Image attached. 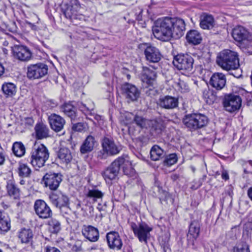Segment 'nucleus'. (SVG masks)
Returning <instances> with one entry per match:
<instances>
[{"mask_svg": "<svg viewBox=\"0 0 252 252\" xmlns=\"http://www.w3.org/2000/svg\"><path fill=\"white\" fill-rule=\"evenodd\" d=\"M96 142L95 138L92 135H88L81 145L80 151L81 154H85L91 152L94 149Z\"/></svg>", "mask_w": 252, "mask_h": 252, "instance_id": "32", "label": "nucleus"}, {"mask_svg": "<svg viewBox=\"0 0 252 252\" xmlns=\"http://www.w3.org/2000/svg\"><path fill=\"white\" fill-rule=\"evenodd\" d=\"M34 130L36 138L38 139H42L49 136V129L47 125L42 123L36 124Z\"/></svg>", "mask_w": 252, "mask_h": 252, "instance_id": "31", "label": "nucleus"}, {"mask_svg": "<svg viewBox=\"0 0 252 252\" xmlns=\"http://www.w3.org/2000/svg\"><path fill=\"white\" fill-rule=\"evenodd\" d=\"M34 209L36 214L43 219L50 218L52 215V211L50 207L43 200L39 199L35 201Z\"/></svg>", "mask_w": 252, "mask_h": 252, "instance_id": "15", "label": "nucleus"}, {"mask_svg": "<svg viewBox=\"0 0 252 252\" xmlns=\"http://www.w3.org/2000/svg\"><path fill=\"white\" fill-rule=\"evenodd\" d=\"M234 70H235L234 73L231 72L230 73L231 75H233L236 78H239L242 75V70L239 68L238 67L237 68L234 69Z\"/></svg>", "mask_w": 252, "mask_h": 252, "instance_id": "52", "label": "nucleus"}, {"mask_svg": "<svg viewBox=\"0 0 252 252\" xmlns=\"http://www.w3.org/2000/svg\"><path fill=\"white\" fill-rule=\"evenodd\" d=\"M172 23L171 17H166L157 20L152 29L154 36L162 41H169L173 36Z\"/></svg>", "mask_w": 252, "mask_h": 252, "instance_id": "1", "label": "nucleus"}, {"mask_svg": "<svg viewBox=\"0 0 252 252\" xmlns=\"http://www.w3.org/2000/svg\"><path fill=\"white\" fill-rule=\"evenodd\" d=\"M236 252H250L249 246L245 244L242 246L241 248H238Z\"/></svg>", "mask_w": 252, "mask_h": 252, "instance_id": "53", "label": "nucleus"}, {"mask_svg": "<svg viewBox=\"0 0 252 252\" xmlns=\"http://www.w3.org/2000/svg\"><path fill=\"white\" fill-rule=\"evenodd\" d=\"M133 120L136 124L141 127H144L145 125V119L141 116H134Z\"/></svg>", "mask_w": 252, "mask_h": 252, "instance_id": "49", "label": "nucleus"}, {"mask_svg": "<svg viewBox=\"0 0 252 252\" xmlns=\"http://www.w3.org/2000/svg\"><path fill=\"white\" fill-rule=\"evenodd\" d=\"M10 228V220L8 216L0 211V233L7 232Z\"/></svg>", "mask_w": 252, "mask_h": 252, "instance_id": "34", "label": "nucleus"}, {"mask_svg": "<svg viewBox=\"0 0 252 252\" xmlns=\"http://www.w3.org/2000/svg\"><path fill=\"white\" fill-rule=\"evenodd\" d=\"M44 184L46 187H49L51 190H56L62 181V175L55 173H47L44 177Z\"/></svg>", "mask_w": 252, "mask_h": 252, "instance_id": "19", "label": "nucleus"}, {"mask_svg": "<svg viewBox=\"0 0 252 252\" xmlns=\"http://www.w3.org/2000/svg\"><path fill=\"white\" fill-rule=\"evenodd\" d=\"M171 32L173 33L172 37L180 38L184 34L186 30L185 22L184 20L179 18H171Z\"/></svg>", "mask_w": 252, "mask_h": 252, "instance_id": "17", "label": "nucleus"}, {"mask_svg": "<svg viewBox=\"0 0 252 252\" xmlns=\"http://www.w3.org/2000/svg\"><path fill=\"white\" fill-rule=\"evenodd\" d=\"M82 235L91 242H96L99 239L98 229L92 225H84L81 230Z\"/></svg>", "mask_w": 252, "mask_h": 252, "instance_id": "23", "label": "nucleus"}, {"mask_svg": "<svg viewBox=\"0 0 252 252\" xmlns=\"http://www.w3.org/2000/svg\"><path fill=\"white\" fill-rule=\"evenodd\" d=\"M142 10H140L139 14L136 16V19L138 21H141L142 20Z\"/></svg>", "mask_w": 252, "mask_h": 252, "instance_id": "57", "label": "nucleus"}, {"mask_svg": "<svg viewBox=\"0 0 252 252\" xmlns=\"http://www.w3.org/2000/svg\"><path fill=\"white\" fill-rule=\"evenodd\" d=\"M155 189L158 192V198L161 203H163V202H164L167 204L168 201L171 203H173L174 200L168 192L163 189L159 186L156 187Z\"/></svg>", "mask_w": 252, "mask_h": 252, "instance_id": "37", "label": "nucleus"}, {"mask_svg": "<svg viewBox=\"0 0 252 252\" xmlns=\"http://www.w3.org/2000/svg\"><path fill=\"white\" fill-rule=\"evenodd\" d=\"M60 111L69 117L71 120L76 118V108L70 103H65L60 107Z\"/></svg>", "mask_w": 252, "mask_h": 252, "instance_id": "39", "label": "nucleus"}, {"mask_svg": "<svg viewBox=\"0 0 252 252\" xmlns=\"http://www.w3.org/2000/svg\"><path fill=\"white\" fill-rule=\"evenodd\" d=\"M63 213H62L63 215H64V214H68V212L69 211V208L68 207V210L67 209H65L64 208H63Z\"/></svg>", "mask_w": 252, "mask_h": 252, "instance_id": "61", "label": "nucleus"}, {"mask_svg": "<svg viewBox=\"0 0 252 252\" xmlns=\"http://www.w3.org/2000/svg\"><path fill=\"white\" fill-rule=\"evenodd\" d=\"M178 160L177 156L176 154H171L167 156L164 160L165 164L171 166L177 162Z\"/></svg>", "mask_w": 252, "mask_h": 252, "instance_id": "46", "label": "nucleus"}, {"mask_svg": "<svg viewBox=\"0 0 252 252\" xmlns=\"http://www.w3.org/2000/svg\"><path fill=\"white\" fill-rule=\"evenodd\" d=\"M12 152L17 157L23 156L26 152L25 147L21 142H15L12 146Z\"/></svg>", "mask_w": 252, "mask_h": 252, "instance_id": "42", "label": "nucleus"}, {"mask_svg": "<svg viewBox=\"0 0 252 252\" xmlns=\"http://www.w3.org/2000/svg\"><path fill=\"white\" fill-rule=\"evenodd\" d=\"M44 252H61L60 250L56 247L47 246L44 248Z\"/></svg>", "mask_w": 252, "mask_h": 252, "instance_id": "50", "label": "nucleus"}, {"mask_svg": "<svg viewBox=\"0 0 252 252\" xmlns=\"http://www.w3.org/2000/svg\"><path fill=\"white\" fill-rule=\"evenodd\" d=\"M186 38L189 43L194 45L200 44L202 40L201 34L196 30H190L188 32Z\"/></svg>", "mask_w": 252, "mask_h": 252, "instance_id": "36", "label": "nucleus"}, {"mask_svg": "<svg viewBox=\"0 0 252 252\" xmlns=\"http://www.w3.org/2000/svg\"><path fill=\"white\" fill-rule=\"evenodd\" d=\"M14 57L19 61L27 62L32 58V53L28 47L24 45H15L12 49Z\"/></svg>", "mask_w": 252, "mask_h": 252, "instance_id": "16", "label": "nucleus"}, {"mask_svg": "<svg viewBox=\"0 0 252 252\" xmlns=\"http://www.w3.org/2000/svg\"><path fill=\"white\" fill-rule=\"evenodd\" d=\"M226 78L225 75L221 72H215L210 78L209 84L218 91L221 90L225 86Z\"/></svg>", "mask_w": 252, "mask_h": 252, "instance_id": "22", "label": "nucleus"}, {"mask_svg": "<svg viewBox=\"0 0 252 252\" xmlns=\"http://www.w3.org/2000/svg\"><path fill=\"white\" fill-rule=\"evenodd\" d=\"M217 63L227 71L237 68L240 66L237 53L229 50L221 52L217 57Z\"/></svg>", "mask_w": 252, "mask_h": 252, "instance_id": "2", "label": "nucleus"}, {"mask_svg": "<svg viewBox=\"0 0 252 252\" xmlns=\"http://www.w3.org/2000/svg\"><path fill=\"white\" fill-rule=\"evenodd\" d=\"M233 39L240 43L242 48H251L252 38L249 32L243 27L239 26L234 28L232 32Z\"/></svg>", "mask_w": 252, "mask_h": 252, "instance_id": "7", "label": "nucleus"}, {"mask_svg": "<svg viewBox=\"0 0 252 252\" xmlns=\"http://www.w3.org/2000/svg\"><path fill=\"white\" fill-rule=\"evenodd\" d=\"M82 244L83 241L82 240L79 239L75 240L71 247L72 252H81L83 250Z\"/></svg>", "mask_w": 252, "mask_h": 252, "instance_id": "47", "label": "nucleus"}, {"mask_svg": "<svg viewBox=\"0 0 252 252\" xmlns=\"http://www.w3.org/2000/svg\"><path fill=\"white\" fill-rule=\"evenodd\" d=\"M27 24L29 25V26L32 29H33V30H35V29L36 26L34 24H32V23H31V22H27Z\"/></svg>", "mask_w": 252, "mask_h": 252, "instance_id": "59", "label": "nucleus"}, {"mask_svg": "<svg viewBox=\"0 0 252 252\" xmlns=\"http://www.w3.org/2000/svg\"><path fill=\"white\" fill-rule=\"evenodd\" d=\"M101 146L102 150L97 153V157L101 159L118 154L122 150L121 147L117 145L112 138L106 137L102 139Z\"/></svg>", "mask_w": 252, "mask_h": 252, "instance_id": "6", "label": "nucleus"}, {"mask_svg": "<svg viewBox=\"0 0 252 252\" xmlns=\"http://www.w3.org/2000/svg\"><path fill=\"white\" fill-rule=\"evenodd\" d=\"M33 233L30 229L22 228L19 231L18 238L22 243L28 244L32 242Z\"/></svg>", "mask_w": 252, "mask_h": 252, "instance_id": "38", "label": "nucleus"}, {"mask_svg": "<svg viewBox=\"0 0 252 252\" xmlns=\"http://www.w3.org/2000/svg\"><path fill=\"white\" fill-rule=\"evenodd\" d=\"M86 124L83 123H77L73 125L72 129L74 131L81 132L86 128Z\"/></svg>", "mask_w": 252, "mask_h": 252, "instance_id": "48", "label": "nucleus"}, {"mask_svg": "<svg viewBox=\"0 0 252 252\" xmlns=\"http://www.w3.org/2000/svg\"><path fill=\"white\" fill-rule=\"evenodd\" d=\"M247 194H248L249 198L252 201V187H250L248 189V192H247Z\"/></svg>", "mask_w": 252, "mask_h": 252, "instance_id": "55", "label": "nucleus"}, {"mask_svg": "<svg viewBox=\"0 0 252 252\" xmlns=\"http://www.w3.org/2000/svg\"><path fill=\"white\" fill-rule=\"evenodd\" d=\"M215 25V21L213 17L210 14L203 13L200 17V26L204 30L212 29Z\"/></svg>", "mask_w": 252, "mask_h": 252, "instance_id": "30", "label": "nucleus"}, {"mask_svg": "<svg viewBox=\"0 0 252 252\" xmlns=\"http://www.w3.org/2000/svg\"><path fill=\"white\" fill-rule=\"evenodd\" d=\"M52 203L57 208L60 209L61 213H63V208L68 210L69 200L68 197L61 191L52 193L50 195Z\"/></svg>", "mask_w": 252, "mask_h": 252, "instance_id": "12", "label": "nucleus"}, {"mask_svg": "<svg viewBox=\"0 0 252 252\" xmlns=\"http://www.w3.org/2000/svg\"><path fill=\"white\" fill-rule=\"evenodd\" d=\"M58 157L63 163L66 164L70 163L72 159L70 150L65 147L60 148L58 153Z\"/></svg>", "mask_w": 252, "mask_h": 252, "instance_id": "35", "label": "nucleus"}, {"mask_svg": "<svg viewBox=\"0 0 252 252\" xmlns=\"http://www.w3.org/2000/svg\"><path fill=\"white\" fill-rule=\"evenodd\" d=\"M49 157L48 150L43 144H35L31 153L30 162L36 170H38L44 165Z\"/></svg>", "mask_w": 252, "mask_h": 252, "instance_id": "3", "label": "nucleus"}, {"mask_svg": "<svg viewBox=\"0 0 252 252\" xmlns=\"http://www.w3.org/2000/svg\"><path fill=\"white\" fill-rule=\"evenodd\" d=\"M208 122V118L199 113L186 115L183 119L184 125L191 131L204 127L207 125Z\"/></svg>", "mask_w": 252, "mask_h": 252, "instance_id": "5", "label": "nucleus"}, {"mask_svg": "<svg viewBox=\"0 0 252 252\" xmlns=\"http://www.w3.org/2000/svg\"><path fill=\"white\" fill-rule=\"evenodd\" d=\"M221 177L222 179L224 180H227L229 179V175L228 174V172L227 171L223 169L222 173H221Z\"/></svg>", "mask_w": 252, "mask_h": 252, "instance_id": "54", "label": "nucleus"}, {"mask_svg": "<svg viewBox=\"0 0 252 252\" xmlns=\"http://www.w3.org/2000/svg\"><path fill=\"white\" fill-rule=\"evenodd\" d=\"M116 160H118L119 166H123V171L125 175L132 176L135 174V170L132 167L131 161L126 156L119 157Z\"/></svg>", "mask_w": 252, "mask_h": 252, "instance_id": "27", "label": "nucleus"}, {"mask_svg": "<svg viewBox=\"0 0 252 252\" xmlns=\"http://www.w3.org/2000/svg\"><path fill=\"white\" fill-rule=\"evenodd\" d=\"M203 94L207 103L210 105L213 104L217 99L216 95L214 94L212 91L210 90H204Z\"/></svg>", "mask_w": 252, "mask_h": 252, "instance_id": "45", "label": "nucleus"}, {"mask_svg": "<svg viewBox=\"0 0 252 252\" xmlns=\"http://www.w3.org/2000/svg\"><path fill=\"white\" fill-rule=\"evenodd\" d=\"M76 107L85 115H92L94 108V104L91 100L88 99L84 102H77Z\"/></svg>", "mask_w": 252, "mask_h": 252, "instance_id": "28", "label": "nucleus"}, {"mask_svg": "<svg viewBox=\"0 0 252 252\" xmlns=\"http://www.w3.org/2000/svg\"><path fill=\"white\" fill-rule=\"evenodd\" d=\"M200 226V222L198 220H194L190 223L187 235L189 246H192L194 248L196 239L199 235Z\"/></svg>", "mask_w": 252, "mask_h": 252, "instance_id": "20", "label": "nucleus"}, {"mask_svg": "<svg viewBox=\"0 0 252 252\" xmlns=\"http://www.w3.org/2000/svg\"><path fill=\"white\" fill-rule=\"evenodd\" d=\"M7 192L12 199L19 200L20 198L21 191L18 185L12 180H9L6 185Z\"/></svg>", "mask_w": 252, "mask_h": 252, "instance_id": "29", "label": "nucleus"}, {"mask_svg": "<svg viewBox=\"0 0 252 252\" xmlns=\"http://www.w3.org/2000/svg\"><path fill=\"white\" fill-rule=\"evenodd\" d=\"M5 161V157L2 153H0V165L3 164Z\"/></svg>", "mask_w": 252, "mask_h": 252, "instance_id": "56", "label": "nucleus"}, {"mask_svg": "<svg viewBox=\"0 0 252 252\" xmlns=\"http://www.w3.org/2000/svg\"><path fill=\"white\" fill-rule=\"evenodd\" d=\"M2 207L4 209H6L9 208V206L7 204H5L4 203L2 202L1 203Z\"/></svg>", "mask_w": 252, "mask_h": 252, "instance_id": "60", "label": "nucleus"}, {"mask_svg": "<svg viewBox=\"0 0 252 252\" xmlns=\"http://www.w3.org/2000/svg\"><path fill=\"white\" fill-rule=\"evenodd\" d=\"M223 104L226 111L232 113L239 110L242 104V99L238 95L229 94L225 96Z\"/></svg>", "mask_w": 252, "mask_h": 252, "instance_id": "13", "label": "nucleus"}, {"mask_svg": "<svg viewBox=\"0 0 252 252\" xmlns=\"http://www.w3.org/2000/svg\"><path fill=\"white\" fill-rule=\"evenodd\" d=\"M3 94L7 96H12L16 92V87L15 84L12 83H5L1 87Z\"/></svg>", "mask_w": 252, "mask_h": 252, "instance_id": "41", "label": "nucleus"}, {"mask_svg": "<svg viewBox=\"0 0 252 252\" xmlns=\"http://www.w3.org/2000/svg\"><path fill=\"white\" fill-rule=\"evenodd\" d=\"M48 70V66L45 63L31 64L27 67V76L30 80L40 79L47 74Z\"/></svg>", "mask_w": 252, "mask_h": 252, "instance_id": "10", "label": "nucleus"}, {"mask_svg": "<svg viewBox=\"0 0 252 252\" xmlns=\"http://www.w3.org/2000/svg\"><path fill=\"white\" fill-rule=\"evenodd\" d=\"M123 94L130 101H135L140 95V92L136 87L132 84L126 83L122 86Z\"/></svg>", "mask_w": 252, "mask_h": 252, "instance_id": "21", "label": "nucleus"}, {"mask_svg": "<svg viewBox=\"0 0 252 252\" xmlns=\"http://www.w3.org/2000/svg\"><path fill=\"white\" fill-rule=\"evenodd\" d=\"M248 162H249V163L251 166H252V160H248Z\"/></svg>", "mask_w": 252, "mask_h": 252, "instance_id": "63", "label": "nucleus"}, {"mask_svg": "<svg viewBox=\"0 0 252 252\" xmlns=\"http://www.w3.org/2000/svg\"><path fill=\"white\" fill-rule=\"evenodd\" d=\"M157 73L149 67L143 66L141 73V80L147 84L148 87H154L156 85Z\"/></svg>", "mask_w": 252, "mask_h": 252, "instance_id": "25", "label": "nucleus"}, {"mask_svg": "<svg viewBox=\"0 0 252 252\" xmlns=\"http://www.w3.org/2000/svg\"><path fill=\"white\" fill-rule=\"evenodd\" d=\"M20 184H22V185L24 184V180H21L20 181Z\"/></svg>", "mask_w": 252, "mask_h": 252, "instance_id": "64", "label": "nucleus"}, {"mask_svg": "<svg viewBox=\"0 0 252 252\" xmlns=\"http://www.w3.org/2000/svg\"><path fill=\"white\" fill-rule=\"evenodd\" d=\"M154 69H157L158 68V66L154 65L152 66Z\"/></svg>", "mask_w": 252, "mask_h": 252, "instance_id": "62", "label": "nucleus"}, {"mask_svg": "<svg viewBox=\"0 0 252 252\" xmlns=\"http://www.w3.org/2000/svg\"><path fill=\"white\" fill-rule=\"evenodd\" d=\"M118 162L116 159L102 172V176L106 182H111L118 176L120 170Z\"/></svg>", "mask_w": 252, "mask_h": 252, "instance_id": "18", "label": "nucleus"}, {"mask_svg": "<svg viewBox=\"0 0 252 252\" xmlns=\"http://www.w3.org/2000/svg\"><path fill=\"white\" fill-rule=\"evenodd\" d=\"M104 193L96 189H89L86 193V198L92 203L97 202L99 199H102Z\"/></svg>", "mask_w": 252, "mask_h": 252, "instance_id": "33", "label": "nucleus"}, {"mask_svg": "<svg viewBox=\"0 0 252 252\" xmlns=\"http://www.w3.org/2000/svg\"><path fill=\"white\" fill-rule=\"evenodd\" d=\"M139 48L144 50L146 60L150 63H158L161 59V54L157 47L148 44L139 45Z\"/></svg>", "mask_w": 252, "mask_h": 252, "instance_id": "11", "label": "nucleus"}, {"mask_svg": "<svg viewBox=\"0 0 252 252\" xmlns=\"http://www.w3.org/2000/svg\"><path fill=\"white\" fill-rule=\"evenodd\" d=\"M19 176L22 178L29 177L31 174V170L26 164H20L18 168Z\"/></svg>", "mask_w": 252, "mask_h": 252, "instance_id": "44", "label": "nucleus"}, {"mask_svg": "<svg viewBox=\"0 0 252 252\" xmlns=\"http://www.w3.org/2000/svg\"><path fill=\"white\" fill-rule=\"evenodd\" d=\"M106 239L108 247L113 251L122 250L123 243L119 233L115 231H111L106 235Z\"/></svg>", "mask_w": 252, "mask_h": 252, "instance_id": "14", "label": "nucleus"}, {"mask_svg": "<svg viewBox=\"0 0 252 252\" xmlns=\"http://www.w3.org/2000/svg\"><path fill=\"white\" fill-rule=\"evenodd\" d=\"M48 121L51 128L56 132L61 131L65 124L63 118L55 113L51 114L48 117Z\"/></svg>", "mask_w": 252, "mask_h": 252, "instance_id": "26", "label": "nucleus"}, {"mask_svg": "<svg viewBox=\"0 0 252 252\" xmlns=\"http://www.w3.org/2000/svg\"><path fill=\"white\" fill-rule=\"evenodd\" d=\"M165 156L164 150L158 145L153 146L150 151L151 158L152 160L157 161L163 158Z\"/></svg>", "mask_w": 252, "mask_h": 252, "instance_id": "40", "label": "nucleus"}, {"mask_svg": "<svg viewBox=\"0 0 252 252\" xmlns=\"http://www.w3.org/2000/svg\"><path fill=\"white\" fill-rule=\"evenodd\" d=\"M49 231L54 234L58 233L61 230L60 222L56 219L52 218L48 222Z\"/></svg>", "mask_w": 252, "mask_h": 252, "instance_id": "43", "label": "nucleus"}, {"mask_svg": "<svg viewBox=\"0 0 252 252\" xmlns=\"http://www.w3.org/2000/svg\"><path fill=\"white\" fill-rule=\"evenodd\" d=\"M158 105L165 109H173L178 106V98L170 95L161 96L158 100Z\"/></svg>", "mask_w": 252, "mask_h": 252, "instance_id": "24", "label": "nucleus"}, {"mask_svg": "<svg viewBox=\"0 0 252 252\" xmlns=\"http://www.w3.org/2000/svg\"><path fill=\"white\" fill-rule=\"evenodd\" d=\"M81 6L78 0H71L69 4H65L62 8L64 16L71 20H82L83 15L80 13Z\"/></svg>", "mask_w": 252, "mask_h": 252, "instance_id": "9", "label": "nucleus"}, {"mask_svg": "<svg viewBox=\"0 0 252 252\" xmlns=\"http://www.w3.org/2000/svg\"><path fill=\"white\" fill-rule=\"evenodd\" d=\"M172 63L175 67L182 71L183 74H191L194 71V60L189 54H178L174 57Z\"/></svg>", "mask_w": 252, "mask_h": 252, "instance_id": "4", "label": "nucleus"}, {"mask_svg": "<svg viewBox=\"0 0 252 252\" xmlns=\"http://www.w3.org/2000/svg\"><path fill=\"white\" fill-rule=\"evenodd\" d=\"M130 226L135 236L141 243L147 245L148 240L151 237L150 232L152 231L153 228L144 222L139 223L138 224L132 222Z\"/></svg>", "mask_w": 252, "mask_h": 252, "instance_id": "8", "label": "nucleus"}, {"mask_svg": "<svg viewBox=\"0 0 252 252\" xmlns=\"http://www.w3.org/2000/svg\"><path fill=\"white\" fill-rule=\"evenodd\" d=\"M4 72V67L0 63V76H1Z\"/></svg>", "mask_w": 252, "mask_h": 252, "instance_id": "58", "label": "nucleus"}, {"mask_svg": "<svg viewBox=\"0 0 252 252\" xmlns=\"http://www.w3.org/2000/svg\"><path fill=\"white\" fill-rule=\"evenodd\" d=\"M178 86L180 88L181 91H186L189 90L188 85L183 81H180L178 84Z\"/></svg>", "mask_w": 252, "mask_h": 252, "instance_id": "51", "label": "nucleus"}]
</instances>
